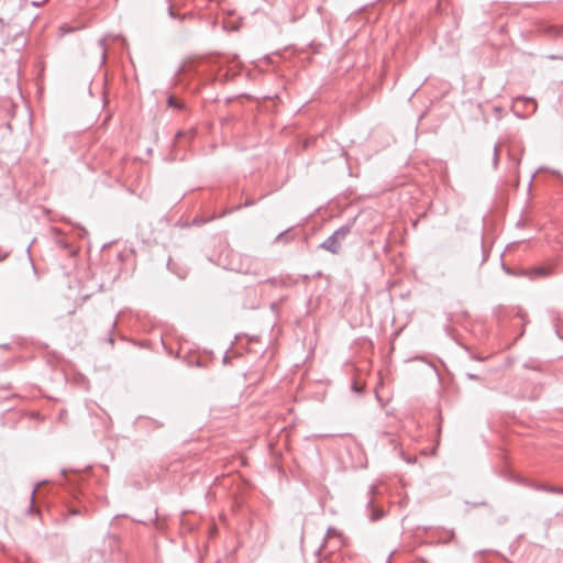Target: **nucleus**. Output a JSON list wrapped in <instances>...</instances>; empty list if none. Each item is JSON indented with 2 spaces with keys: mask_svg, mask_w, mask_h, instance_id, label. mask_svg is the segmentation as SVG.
I'll return each instance as SVG.
<instances>
[{
  "mask_svg": "<svg viewBox=\"0 0 563 563\" xmlns=\"http://www.w3.org/2000/svg\"><path fill=\"white\" fill-rule=\"evenodd\" d=\"M554 273L553 265L536 266L525 272V275L530 279L548 278Z\"/></svg>",
  "mask_w": 563,
  "mask_h": 563,
  "instance_id": "f257e3e1",
  "label": "nucleus"
},
{
  "mask_svg": "<svg viewBox=\"0 0 563 563\" xmlns=\"http://www.w3.org/2000/svg\"><path fill=\"white\" fill-rule=\"evenodd\" d=\"M520 104L525 106L523 115L532 114L537 111V101L532 98H518L515 101V108L518 109Z\"/></svg>",
  "mask_w": 563,
  "mask_h": 563,
  "instance_id": "f03ea898",
  "label": "nucleus"
},
{
  "mask_svg": "<svg viewBox=\"0 0 563 563\" xmlns=\"http://www.w3.org/2000/svg\"><path fill=\"white\" fill-rule=\"evenodd\" d=\"M530 487H532L533 489L540 490V492H545V493H551V494H560V495H562V490H563V488L555 487V486L548 485V484H541V483H532L530 485Z\"/></svg>",
  "mask_w": 563,
  "mask_h": 563,
  "instance_id": "7ed1b4c3",
  "label": "nucleus"
},
{
  "mask_svg": "<svg viewBox=\"0 0 563 563\" xmlns=\"http://www.w3.org/2000/svg\"><path fill=\"white\" fill-rule=\"evenodd\" d=\"M549 32L555 36H559V35H562L563 34V26H551L549 29Z\"/></svg>",
  "mask_w": 563,
  "mask_h": 563,
  "instance_id": "20e7f679",
  "label": "nucleus"
},
{
  "mask_svg": "<svg viewBox=\"0 0 563 563\" xmlns=\"http://www.w3.org/2000/svg\"><path fill=\"white\" fill-rule=\"evenodd\" d=\"M168 104L170 107L180 108V103H179V101L175 97H170L168 99Z\"/></svg>",
  "mask_w": 563,
  "mask_h": 563,
  "instance_id": "39448f33",
  "label": "nucleus"
},
{
  "mask_svg": "<svg viewBox=\"0 0 563 563\" xmlns=\"http://www.w3.org/2000/svg\"><path fill=\"white\" fill-rule=\"evenodd\" d=\"M33 501H34V493L31 496V504H30V510H33Z\"/></svg>",
  "mask_w": 563,
  "mask_h": 563,
  "instance_id": "423d86ee",
  "label": "nucleus"
},
{
  "mask_svg": "<svg viewBox=\"0 0 563 563\" xmlns=\"http://www.w3.org/2000/svg\"><path fill=\"white\" fill-rule=\"evenodd\" d=\"M501 266L504 268V271H506L508 274H510V269L506 267V265L504 263H501Z\"/></svg>",
  "mask_w": 563,
  "mask_h": 563,
  "instance_id": "0eeeda50",
  "label": "nucleus"
},
{
  "mask_svg": "<svg viewBox=\"0 0 563 563\" xmlns=\"http://www.w3.org/2000/svg\"><path fill=\"white\" fill-rule=\"evenodd\" d=\"M494 151H495V158L497 157V153H498V147L495 145L494 147Z\"/></svg>",
  "mask_w": 563,
  "mask_h": 563,
  "instance_id": "6e6552de",
  "label": "nucleus"
}]
</instances>
